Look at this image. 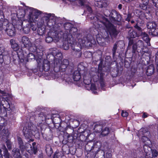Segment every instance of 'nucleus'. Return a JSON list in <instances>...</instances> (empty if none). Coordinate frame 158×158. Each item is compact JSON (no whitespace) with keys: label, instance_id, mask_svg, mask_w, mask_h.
Instances as JSON below:
<instances>
[{"label":"nucleus","instance_id":"nucleus-1","mask_svg":"<svg viewBox=\"0 0 158 158\" xmlns=\"http://www.w3.org/2000/svg\"><path fill=\"white\" fill-rule=\"evenodd\" d=\"M96 43V41L94 37L91 35L88 34L86 36L84 37L83 39H78L77 42H76V40L74 39V42L70 46L74 54L76 55L77 57H80L82 55L81 50L82 46L87 47H92Z\"/></svg>","mask_w":158,"mask_h":158},{"label":"nucleus","instance_id":"nucleus-2","mask_svg":"<svg viewBox=\"0 0 158 158\" xmlns=\"http://www.w3.org/2000/svg\"><path fill=\"white\" fill-rule=\"evenodd\" d=\"M23 132L25 138L29 139L32 135H35L36 134H39L38 129L35 126L31 124H28L27 126L23 127Z\"/></svg>","mask_w":158,"mask_h":158},{"label":"nucleus","instance_id":"nucleus-3","mask_svg":"<svg viewBox=\"0 0 158 158\" xmlns=\"http://www.w3.org/2000/svg\"><path fill=\"white\" fill-rule=\"evenodd\" d=\"M54 70L56 72H64L67 69L69 62L67 59H64L62 61L60 59L56 60L54 61Z\"/></svg>","mask_w":158,"mask_h":158},{"label":"nucleus","instance_id":"nucleus-4","mask_svg":"<svg viewBox=\"0 0 158 158\" xmlns=\"http://www.w3.org/2000/svg\"><path fill=\"white\" fill-rule=\"evenodd\" d=\"M24 12L25 15H28V19L31 22H34L41 14L40 11L29 7L25 9Z\"/></svg>","mask_w":158,"mask_h":158},{"label":"nucleus","instance_id":"nucleus-5","mask_svg":"<svg viewBox=\"0 0 158 158\" xmlns=\"http://www.w3.org/2000/svg\"><path fill=\"white\" fill-rule=\"evenodd\" d=\"M63 34H66L67 35L69 39L74 38V39L78 38L80 36V34L78 31V29L77 27L73 26L69 31L68 32V33H64Z\"/></svg>","mask_w":158,"mask_h":158},{"label":"nucleus","instance_id":"nucleus-6","mask_svg":"<svg viewBox=\"0 0 158 158\" xmlns=\"http://www.w3.org/2000/svg\"><path fill=\"white\" fill-rule=\"evenodd\" d=\"M63 43L62 45L63 48L65 50H67L69 48V44L71 45V44L74 42V38L69 39L67 35L66 34H63Z\"/></svg>","mask_w":158,"mask_h":158},{"label":"nucleus","instance_id":"nucleus-7","mask_svg":"<svg viewBox=\"0 0 158 158\" xmlns=\"http://www.w3.org/2000/svg\"><path fill=\"white\" fill-rule=\"evenodd\" d=\"M40 128L41 130V132L43 137H49L51 134V131L50 129L47 128V126L44 124H40Z\"/></svg>","mask_w":158,"mask_h":158},{"label":"nucleus","instance_id":"nucleus-8","mask_svg":"<svg viewBox=\"0 0 158 158\" xmlns=\"http://www.w3.org/2000/svg\"><path fill=\"white\" fill-rule=\"evenodd\" d=\"M106 28L108 29L110 36L111 38L116 37L118 33L112 24H109Z\"/></svg>","mask_w":158,"mask_h":158},{"label":"nucleus","instance_id":"nucleus-9","mask_svg":"<svg viewBox=\"0 0 158 158\" xmlns=\"http://www.w3.org/2000/svg\"><path fill=\"white\" fill-rule=\"evenodd\" d=\"M109 15L111 20L114 21L119 22L121 20L120 15L115 10H112Z\"/></svg>","mask_w":158,"mask_h":158},{"label":"nucleus","instance_id":"nucleus-10","mask_svg":"<svg viewBox=\"0 0 158 158\" xmlns=\"http://www.w3.org/2000/svg\"><path fill=\"white\" fill-rule=\"evenodd\" d=\"M58 22H59V18L56 17H51L46 24L51 29H54V27L55 23Z\"/></svg>","mask_w":158,"mask_h":158},{"label":"nucleus","instance_id":"nucleus-11","mask_svg":"<svg viewBox=\"0 0 158 158\" xmlns=\"http://www.w3.org/2000/svg\"><path fill=\"white\" fill-rule=\"evenodd\" d=\"M94 4L96 6L99 8L106 7L108 5L107 1L106 0H95Z\"/></svg>","mask_w":158,"mask_h":158},{"label":"nucleus","instance_id":"nucleus-12","mask_svg":"<svg viewBox=\"0 0 158 158\" xmlns=\"http://www.w3.org/2000/svg\"><path fill=\"white\" fill-rule=\"evenodd\" d=\"M6 30H5L4 31L6 32L8 35L10 36L15 35V29L12 25H10L9 23L8 26L6 27Z\"/></svg>","mask_w":158,"mask_h":158},{"label":"nucleus","instance_id":"nucleus-13","mask_svg":"<svg viewBox=\"0 0 158 158\" xmlns=\"http://www.w3.org/2000/svg\"><path fill=\"white\" fill-rule=\"evenodd\" d=\"M56 33L53 32H49L48 33V36L46 37V41L48 43L53 41L54 39H56Z\"/></svg>","mask_w":158,"mask_h":158},{"label":"nucleus","instance_id":"nucleus-14","mask_svg":"<svg viewBox=\"0 0 158 158\" xmlns=\"http://www.w3.org/2000/svg\"><path fill=\"white\" fill-rule=\"evenodd\" d=\"M30 22H27V23L26 24V26H23V23H21V25L20 26L21 28L22 29L23 31L26 34H27L29 33L31 29V24H30ZM24 24H25L24 23Z\"/></svg>","mask_w":158,"mask_h":158},{"label":"nucleus","instance_id":"nucleus-15","mask_svg":"<svg viewBox=\"0 0 158 158\" xmlns=\"http://www.w3.org/2000/svg\"><path fill=\"white\" fill-rule=\"evenodd\" d=\"M52 53L53 59L54 60L55 58L56 59H55L54 61L56 60L60 59L61 60L62 56V54L61 52H59L56 49H55L52 51Z\"/></svg>","mask_w":158,"mask_h":158},{"label":"nucleus","instance_id":"nucleus-16","mask_svg":"<svg viewBox=\"0 0 158 158\" xmlns=\"http://www.w3.org/2000/svg\"><path fill=\"white\" fill-rule=\"evenodd\" d=\"M17 142L19 148L21 152L25 151L26 149V146L24 144L22 139L19 136L17 137Z\"/></svg>","mask_w":158,"mask_h":158},{"label":"nucleus","instance_id":"nucleus-17","mask_svg":"<svg viewBox=\"0 0 158 158\" xmlns=\"http://www.w3.org/2000/svg\"><path fill=\"white\" fill-rule=\"evenodd\" d=\"M21 42L22 44H23V46H22V47H27L31 44V43L30 41L29 38L25 36H23L22 37ZM21 45L23 46L22 44Z\"/></svg>","mask_w":158,"mask_h":158},{"label":"nucleus","instance_id":"nucleus-18","mask_svg":"<svg viewBox=\"0 0 158 158\" xmlns=\"http://www.w3.org/2000/svg\"><path fill=\"white\" fill-rule=\"evenodd\" d=\"M12 154L14 158H22L20 149L18 148H14L12 150Z\"/></svg>","mask_w":158,"mask_h":158},{"label":"nucleus","instance_id":"nucleus-19","mask_svg":"<svg viewBox=\"0 0 158 158\" xmlns=\"http://www.w3.org/2000/svg\"><path fill=\"white\" fill-rule=\"evenodd\" d=\"M93 150H94L93 152L96 153H98L101 147V143L100 142H97L94 143L93 142Z\"/></svg>","mask_w":158,"mask_h":158},{"label":"nucleus","instance_id":"nucleus-20","mask_svg":"<svg viewBox=\"0 0 158 158\" xmlns=\"http://www.w3.org/2000/svg\"><path fill=\"white\" fill-rule=\"evenodd\" d=\"M8 23L9 21L7 20H5L4 22L0 21V32L6 30Z\"/></svg>","mask_w":158,"mask_h":158},{"label":"nucleus","instance_id":"nucleus-21","mask_svg":"<svg viewBox=\"0 0 158 158\" xmlns=\"http://www.w3.org/2000/svg\"><path fill=\"white\" fill-rule=\"evenodd\" d=\"M80 74V71L78 69L75 71L73 75V78L74 81H78L80 80L81 78Z\"/></svg>","mask_w":158,"mask_h":158},{"label":"nucleus","instance_id":"nucleus-22","mask_svg":"<svg viewBox=\"0 0 158 158\" xmlns=\"http://www.w3.org/2000/svg\"><path fill=\"white\" fill-rule=\"evenodd\" d=\"M98 20L99 21L102 23L106 27H108L109 24L111 23L108 19L104 16L101 17L100 19H98Z\"/></svg>","mask_w":158,"mask_h":158},{"label":"nucleus","instance_id":"nucleus-23","mask_svg":"<svg viewBox=\"0 0 158 158\" xmlns=\"http://www.w3.org/2000/svg\"><path fill=\"white\" fill-rule=\"evenodd\" d=\"M143 148L144 151L146 153V156H149L150 157H151L150 155L152 149L147 145H144L143 146Z\"/></svg>","mask_w":158,"mask_h":158},{"label":"nucleus","instance_id":"nucleus-24","mask_svg":"<svg viewBox=\"0 0 158 158\" xmlns=\"http://www.w3.org/2000/svg\"><path fill=\"white\" fill-rule=\"evenodd\" d=\"M134 27L135 29V31L137 35H138V37L140 36V35L143 32V30L142 29L139 25L138 23L134 25Z\"/></svg>","mask_w":158,"mask_h":158},{"label":"nucleus","instance_id":"nucleus-25","mask_svg":"<svg viewBox=\"0 0 158 158\" xmlns=\"http://www.w3.org/2000/svg\"><path fill=\"white\" fill-rule=\"evenodd\" d=\"M154 67L152 64L149 65L148 68L146 71V74L148 76H150L154 72Z\"/></svg>","mask_w":158,"mask_h":158},{"label":"nucleus","instance_id":"nucleus-26","mask_svg":"<svg viewBox=\"0 0 158 158\" xmlns=\"http://www.w3.org/2000/svg\"><path fill=\"white\" fill-rule=\"evenodd\" d=\"M63 28L67 32V33H68V32L70 30L72 27L73 26V25L69 22H66L64 23Z\"/></svg>","mask_w":158,"mask_h":158},{"label":"nucleus","instance_id":"nucleus-27","mask_svg":"<svg viewBox=\"0 0 158 158\" xmlns=\"http://www.w3.org/2000/svg\"><path fill=\"white\" fill-rule=\"evenodd\" d=\"M3 153L2 156V158H12L11 156L8 152V151L5 146L3 149Z\"/></svg>","mask_w":158,"mask_h":158},{"label":"nucleus","instance_id":"nucleus-28","mask_svg":"<svg viewBox=\"0 0 158 158\" xmlns=\"http://www.w3.org/2000/svg\"><path fill=\"white\" fill-rule=\"evenodd\" d=\"M10 44L11 47L15 51H17L19 49V46L18 44L16 43L15 40L11 39L10 40Z\"/></svg>","mask_w":158,"mask_h":158},{"label":"nucleus","instance_id":"nucleus-29","mask_svg":"<svg viewBox=\"0 0 158 158\" xmlns=\"http://www.w3.org/2000/svg\"><path fill=\"white\" fill-rule=\"evenodd\" d=\"M136 16L141 20H143L146 18V15L144 12L141 10H136Z\"/></svg>","mask_w":158,"mask_h":158},{"label":"nucleus","instance_id":"nucleus-30","mask_svg":"<svg viewBox=\"0 0 158 158\" xmlns=\"http://www.w3.org/2000/svg\"><path fill=\"white\" fill-rule=\"evenodd\" d=\"M147 27L148 29L151 30L157 27V25L156 23L154 21H150L147 23Z\"/></svg>","mask_w":158,"mask_h":158},{"label":"nucleus","instance_id":"nucleus-31","mask_svg":"<svg viewBox=\"0 0 158 158\" xmlns=\"http://www.w3.org/2000/svg\"><path fill=\"white\" fill-rule=\"evenodd\" d=\"M42 67L43 69H44V71H48L50 68L49 61L48 60H45L44 61Z\"/></svg>","mask_w":158,"mask_h":158},{"label":"nucleus","instance_id":"nucleus-32","mask_svg":"<svg viewBox=\"0 0 158 158\" xmlns=\"http://www.w3.org/2000/svg\"><path fill=\"white\" fill-rule=\"evenodd\" d=\"M45 150L48 156H50L53 152L52 147L49 144H47L46 146Z\"/></svg>","mask_w":158,"mask_h":158},{"label":"nucleus","instance_id":"nucleus-33","mask_svg":"<svg viewBox=\"0 0 158 158\" xmlns=\"http://www.w3.org/2000/svg\"><path fill=\"white\" fill-rule=\"evenodd\" d=\"M139 134L140 136H142L143 135L147 136L149 134V132L147 128H143L140 130Z\"/></svg>","mask_w":158,"mask_h":158},{"label":"nucleus","instance_id":"nucleus-34","mask_svg":"<svg viewBox=\"0 0 158 158\" xmlns=\"http://www.w3.org/2000/svg\"><path fill=\"white\" fill-rule=\"evenodd\" d=\"M104 73L101 72H99L98 75V80L100 81V84L102 87L104 86V82L103 81V77L104 76Z\"/></svg>","mask_w":158,"mask_h":158},{"label":"nucleus","instance_id":"nucleus-35","mask_svg":"<svg viewBox=\"0 0 158 158\" xmlns=\"http://www.w3.org/2000/svg\"><path fill=\"white\" fill-rule=\"evenodd\" d=\"M149 35L154 36H158V28L156 27L155 28L149 30Z\"/></svg>","mask_w":158,"mask_h":158},{"label":"nucleus","instance_id":"nucleus-36","mask_svg":"<svg viewBox=\"0 0 158 158\" xmlns=\"http://www.w3.org/2000/svg\"><path fill=\"white\" fill-rule=\"evenodd\" d=\"M120 42H116L113 45V48L112 49V52L113 53V56H114L116 52V50L118 49V47L119 46V45L120 44Z\"/></svg>","mask_w":158,"mask_h":158},{"label":"nucleus","instance_id":"nucleus-37","mask_svg":"<svg viewBox=\"0 0 158 158\" xmlns=\"http://www.w3.org/2000/svg\"><path fill=\"white\" fill-rule=\"evenodd\" d=\"M127 31H128V35L131 38H135L136 37H138V35H137L136 33L132 29L127 30Z\"/></svg>","mask_w":158,"mask_h":158},{"label":"nucleus","instance_id":"nucleus-38","mask_svg":"<svg viewBox=\"0 0 158 158\" xmlns=\"http://www.w3.org/2000/svg\"><path fill=\"white\" fill-rule=\"evenodd\" d=\"M29 47V51L32 52H35L37 53L40 52H39V49L37 48L35 44H32L30 45Z\"/></svg>","mask_w":158,"mask_h":158},{"label":"nucleus","instance_id":"nucleus-39","mask_svg":"<svg viewBox=\"0 0 158 158\" xmlns=\"http://www.w3.org/2000/svg\"><path fill=\"white\" fill-rule=\"evenodd\" d=\"M103 127L102 124H96L94 126V130L95 132L97 133H99L101 132Z\"/></svg>","mask_w":158,"mask_h":158},{"label":"nucleus","instance_id":"nucleus-40","mask_svg":"<svg viewBox=\"0 0 158 158\" xmlns=\"http://www.w3.org/2000/svg\"><path fill=\"white\" fill-rule=\"evenodd\" d=\"M71 2H75L77 5L81 6H85V0H68Z\"/></svg>","mask_w":158,"mask_h":158},{"label":"nucleus","instance_id":"nucleus-41","mask_svg":"<svg viewBox=\"0 0 158 158\" xmlns=\"http://www.w3.org/2000/svg\"><path fill=\"white\" fill-rule=\"evenodd\" d=\"M138 47V50H143L144 48V45L143 41L141 40H139L136 43Z\"/></svg>","mask_w":158,"mask_h":158},{"label":"nucleus","instance_id":"nucleus-42","mask_svg":"<svg viewBox=\"0 0 158 158\" xmlns=\"http://www.w3.org/2000/svg\"><path fill=\"white\" fill-rule=\"evenodd\" d=\"M4 48L0 46V65H1L3 63L4 52Z\"/></svg>","mask_w":158,"mask_h":158},{"label":"nucleus","instance_id":"nucleus-43","mask_svg":"<svg viewBox=\"0 0 158 158\" xmlns=\"http://www.w3.org/2000/svg\"><path fill=\"white\" fill-rule=\"evenodd\" d=\"M93 142H88L85 146V149L87 151H90L93 150Z\"/></svg>","mask_w":158,"mask_h":158},{"label":"nucleus","instance_id":"nucleus-44","mask_svg":"<svg viewBox=\"0 0 158 158\" xmlns=\"http://www.w3.org/2000/svg\"><path fill=\"white\" fill-rule=\"evenodd\" d=\"M61 21L59 18V22H57V23H55L54 27V30L55 31H57V30H60L62 27V23H61Z\"/></svg>","mask_w":158,"mask_h":158},{"label":"nucleus","instance_id":"nucleus-45","mask_svg":"<svg viewBox=\"0 0 158 158\" xmlns=\"http://www.w3.org/2000/svg\"><path fill=\"white\" fill-rule=\"evenodd\" d=\"M110 132V129L108 127H105L102 129L101 131V135L103 136L108 135Z\"/></svg>","mask_w":158,"mask_h":158},{"label":"nucleus","instance_id":"nucleus-46","mask_svg":"<svg viewBox=\"0 0 158 158\" xmlns=\"http://www.w3.org/2000/svg\"><path fill=\"white\" fill-rule=\"evenodd\" d=\"M45 32V28L44 27H39L37 29V32L39 35H43Z\"/></svg>","mask_w":158,"mask_h":158},{"label":"nucleus","instance_id":"nucleus-47","mask_svg":"<svg viewBox=\"0 0 158 158\" xmlns=\"http://www.w3.org/2000/svg\"><path fill=\"white\" fill-rule=\"evenodd\" d=\"M45 114L44 112H40V114H38L39 119L43 121L46 120V118H45Z\"/></svg>","mask_w":158,"mask_h":158},{"label":"nucleus","instance_id":"nucleus-48","mask_svg":"<svg viewBox=\"0 0 158 158\" xmlns=\"http://www.w3.org/2000/svg\"><path fill=\"white\" fill-rule=\"evenodd\" d=\"M51 17H52L50 15H48V16H45L42 18V20L43 21V23L46 24L49 19Z\"/></svg>","mask_w":158,"mask_h":158},{"label":"nucleus","instance_id":"nucleus-49","mask_svg":"<svg viewBox=\"0 0 158 158\" xmlns=\"http://www.w3.org/2000/svg\"><path fill=\"white\" fill-rule=\"evenodd\" d=\"M134 16V14L132 12H128L127 15V17L125 19V20L128 22L130 21L131 19Z\"/></svg>","mask_w":158,"mask_h":158},{"label":"nucleus","instance_id":"nucleus-50","mask_svg":"<svg viewBox=\"0 0 158 158\" xmlns=\"http://www.w3.org/2000/svg\"><path fill=\"white\" fill-rule=\"evenodd\" d=\"M100 57V58L99 60L100 61V62L98 65V69L99 71V70H101L102 69V68L104 66L103 64L104 62L103 60L101 58V57Z\"/></svg>","mask_w":158,"mask_h":158},{"label":"nucleus","instance_id":"nucleus-51","mask_svg":"<svg viewBox=\"0 0 158 158\" xmlns=\"http://www.w3.org/2000/svg\"><path fill=\"white\" fill-rule=\"evenodd\" d=\"M96 40L97 42L99 45L102 46L104 44V38L102 39L100 37H98V36H97Z\"/></svg>","mask_w":158,"mask_h":158},{"label":"nucleus","instance_id":"nucleus-52","mask_svg":"<svg viewBox=\"0 0 158 158\" xmlns=\"http://www.w3.org/2000/svg\"><path fill=\"white\" fill-rule=\"evenodd\" d=\"M27 61H29L32 59H35V56L32 53H29L27 55Z\"/></svg>","mask_w":158,"mask_h":158},{"label":"nucleus","instance_id":"nucleus-53","mask_svg":"<svg viewBox=\"0 0 158 158\" xmlns=\"http://www.w3.org/2000/svg\"><path fill=\"white\" fill-rule=\"evenodd\" d=\"M6 145L9 150H11L12 149V144L10 141L9 140H7L5 142Z\"/></svg>","mask_w":158,"mask_h":158},{"label":"nucleus","instance_id":"nucleus-54","mask_svg":"<svg viewBox=\"0 0 158 158\" xmlns=\"http://www.w3.org/2000/svg\"><path fill=\"white\" fill-rule=\"evenodd\" d=\"M30 23V24H31V29L33 31H35L37 29V26L35 23H33V22H31Z\"/></svg>","mask_w":158,"mask_h":158},{"label":"nucleus","instance_id":"nucleus-55","mask_svg":"<svg viewBox=\"0 0 158 158\" xmlns=\"http://www.w3.org/2000/svg\"><path fill=\"white\" fill-rule=\"evenodd\" d=\"M132 52L134 53H135L137 50H138V47L136 46V44H134L132 47Z\"/></svg>","mask_w":158,"mask_h":158},{"label":"nucleus","instance_id":"nucleus-56","mask_svg":"<svg viewBox=\"0 0 158 158\" xmlns=\"http://www.w3.org/2000/svg\"><path fill=\"white\" fill-rule=\"evenodd\" d=\"M143 39L144 41L146 42L148 45L149 46L150 45V39L149 38V36L148 37H144Z\"/></svg>","mask_w":158,"mask_h":158},{"label":"nucleus","instance_id":"nucleus-57","mask_svg":"<svg viewBox=\"0 0 158 158\" xmlns=\"http://www.w3.org/2000/svg\"><path fill=\"white\" fill-rule=\"evenodd\" d=\"M103 37L104 39H108L109 38V36L108 31H105L104 33V35H103Z\"/></svg>","mask_w":158,"mask_h":158},{"label":"nucleus","instance_id":"nucleus-58","mask_svg":"<svg viewBox=\"0 0 158 158\" xmlns=\"http://www.w3.org/2000/svg\"><path fill=\"white\" fill-rule=\"evenodd\" d=\"M147 5L148 4H146L143 2V4L140 5V7L143 10H146L147 8Z\"/></svg>","mask_w":158,"mask_h":158},{"label":"nucleus","instance_id":"nucleus-59","mask_svg":"<svg viewBox=\"0 0 158 158\" xmlns=\"http://www.w3.org/2000/svg\"><path fill=\"white\" fill-rule=\"evenodd\" d=\"M152 2L154 6L158 8V0H152Z\"/></svg>","mask_w":158,"mask_h":158},{"label":"nucleus","instance_id":"nucleus-60","mask_svg":"<svg viewBox=\"0 0 158 158\" xmlns=\"http://www.w3.org/2000/svg\"><path fill=\"white\" fill-rule=\"evenodd\" d=\"M71 130V131H72V132H73V130H72V129H70L69 128V129L68 128H67L66 129V133H67V137L68 138H69L70 137H72V138H73V136H72V134H71V133H68V132H67V131H68V130Z\"/></svg>","mask_w":158,"mask_h":158},{"label":"nucleus","instance_id":"nucleus-61","mask_svg":"<svg viewBox=\"0 0 158 158\" xmlns=\"http://www.w3.org/2000/svg\"><path fill=\"white\" fill-rule=\"evenodd\" d=\"M156 59L157 69V70H158V51L157 52L156 55Z\"/></svg>","mask_w":158,"mask_h":158},{"label":"nucleus","instance_id":"nucleus-62","mask_svg":"<svg viewBox=\"0 0 158 158\" xmlns=\"http://www.w3.org/2000/svg\"><path fill=\"white\" fill-rule=\"evenodd\" d=\"M140 36H141L142 38H143L144 37H148L149 36L146 32H143L140 35Z\"/></svg>","mask_w":158,"mask_h":158},{"label":"nucleus","instance_id":"nucleus-63","mask_svg":"<svg viewBox=\"0 0 158 158\" xmlns=\"http://www.w3.org/2000/svg\"><path fill=\"white\" fill-rule=\"evenodd\" d=\"M122 116L124 117H127L128 115V113L126 111L124 112L123 111H122Z\"/></svg>","mask_w":158,"mask_h":158},{"label":"nucleus","instance_id":"nucleus-64","mask_svg":"<svg viewBox=\"0 0 158 158\" xmlns=\"http://www.w3.org/2000/svg\"><path fill=\"white\" fill-rule=\"evenodd\" d=\"M2 133L5 134V136H7L9 135L8 131L7 129H3L2 131Z\"/></svg>","mask_w":158,"mask_h":158}]
</instances>
